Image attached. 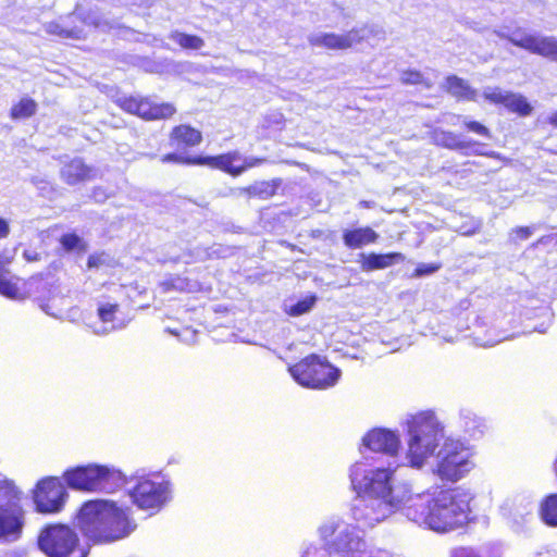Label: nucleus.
<instances>
[{
    "label": "nucleus",
    "instance_id": "nucleus-1",
    "mask_svg": "<svg viewBox=\"0 0 557 557\" xmlns=\"http://www.w3.org/2000/svg\"><path fill=\"white\" fill-rule=\"evenodd\" d=\"M406 465L422 469L435 456L433 473L442 481L457 482L474 467L473 450L465 442L445 435L443 422L433 411H421L406 420Z\"/></svg>",
    "mask_w": 557,
    "mask_h": 557
},
{
    "label": "nucleus",
    "instance_id": "nucleus-2",
    "mask_svg": "<svg viewBox=\"0 0 557 557\" xmlns=\"http://www.w3.org/2000/svg\"><path fill=\"white\" fill-rule=\"evenodd\" d=\"M397 466L371 467L356 462L349 469L352 490L357 493L351 513L360 528H373L410 504L413 491L408 482L392 485Z\"/></svg>",
    "mask_w": 557,
    "mask_h": 557
},
{
    "label": "nucleus",
    "instance_id": "nucleus-3",
    "mask_svg": "<svg viewBox=\"0 0 557 557\" xmlns=\"http://www.w3.org/2000/svg\"><path fill=\"white\" fill-rule=\"evenodd\" d=\"M472 495L462 488L440 491L431 496L414 493L405 516L418 525L446 533L467 524Z\"/></svg>",
    "mask_w": 557,
    "mask_h": 557
},
{
    "label": "nucleus",
    "instance_id": "nucleus-4",
    "mask_svg": "<svg viewBox=\"0 0 557 557\" xmlns=\"http://www.w3.org/2000/svg\"><path fill=\"white\" fill-rule=\"evenodd\" d=\"M77 525L94 543H113L128 537L137 528L129 507L112 500H91L84 504Z\"/></svg>",
    "mask_w": 557,
    "mask_h": 557
},
{
    "label": "nucleus",
    "instance_id": "nucleus-5",
    "mask_svg": "<svg viewBox=\"0 0 557 557\" xmlns=\"http://www.w3.org/2000/svg\"><path fill=\"white\" fill-rule=\"evenodd\" d=\"M67 485L74 490L112 493L125 483L120 470L100 465L77 467L64 473Z\"/></svg>",
    "mask_w": 557,
    "mask_h": 557
},
{
    "label": "nucleus",
    "instance_id": "nucleus-6",
    "mask_svg": "<svg viewBox=\"0 0 557 557\" xmlns=\"http://www.w3.org/2000/svg\"><path fill=\"white\" fill-rule=\"evenodd\" d=\"M318 535L330 552L352 555L364 553L366 542L359 529L338 517L325 519L318 527Z\"/></svg>",
    "mask_w": 557,
    "mask_h": 557
},
{
    "label": "nucleus",
    "instance_id": "nucleus-7",
    "mask_svg": "<svg viewBox=\"0 0 557 557\" xmlns=\"http://www.w3.org/2000/svg\"><path fill=\"white\" fill-rule=\"evenodd\" d=\"M135 485L128 495L134 505L151 513L159 512L172 498V483L165 476L156 473L136 476Z\"/></svg>",
    "mask_w": 557,
    "mask_h": 557
},
{
    "label": "nucleus",
    "instance_id": "nucleus-8",
    "mask_svg": "<svg viewBox=\"0 0 557 557\" xmlns=\"http://www.w3.org/2000/svg\"><path fill=\"white\" fill-rule=\"evenodd\" d=\"M294 380L304 387L325 389L334 386L339 376V369L322 360L317 355H310L288 369Z\"/></svg>",
    "mask_w": 557,
    "mask_h": 557
},
{
    "label": "nucleus",
    "instance_id": "nucleus-9",
    "mask_svg": "<svg viewBox=\"0 0 557 557\" xmlns=\"http://www.w3.org/2000/svg\"><path fill=\"white\" fill-rule=\"evenodd\" d=\"M40 550L48 557H86V549L79 544L77 533L65 524L45 528L39 537Z\"/></svg>",
    "mask_w": 557,
    "mask_h": 557
},
{
    "label": "nucleus",
    "instance_id": "nucleus-10",
    "mask_svg": "<svg viewBox=\"0 0 557 557\" xmlns=\"http://www.w3.org/2000/svg\"><path fill=\"white\" fill-rule=\"evenodd\" d=\"M384 30L377 25L354 27L344 34L314 33L308 36V42L313 47L330 50H347L371 37L382 38Z\"/></svg>",
    "mask_w": 557,
    "mask_h": 557
},
{
    "label": "nucleus",
    "instance_id": "nucleus-11",
    "mask_svg": "<svg viewBox=\"0 0 557 557\" xmlns=\"http://www.w3.org/2000/svg\"><path fill=\"white\" fill-rule=\"evenodd\" d=\"M67 498V492L60 479L48 476L40 480L33 491V499L39 512H59Z\"/></svg>",
    "mask_w": 557,
    "mask_h": 557
},
{
    "label": "nucleus",
    "instance_id": "nucleus-12",
    "mask_svg": "<svg viewBox=\"0 0 557 557\" xmlns=\"http://www.w3.org/2000/svg\"><path fill=\"white\" fill-rule=\"evenodd\" d=\"M119 103L124 111L145 120L169 119L176 111L171 103L157 104L147 98H124Z\"/></svg>",
    "mask_w": 557,
    "mask_h": 557
},
{
    "label": "nucleus",
    "instance_id": "nucleus-13",
    "mask_svg": "<svg viewBox=\"0 0 557 557\" xmlns=\"http://www.w3.org/2000/svg\"><path fill=\"white\" fill-rule=\"evenodd\" d=\"M24 527V510L18 504L0 506V539L14 542Z\"/></svg>",
    "mask_w": 557,
    "mask_h": 557
},
{
    "label": "nucleus",
    "instance_id": "nucleus-14",
    "mask_svg": "<svg viewBox=\"0 0 557 557\" xmlns=\"http://www.w3.org/2000/svg\"><path fill=\"white\" fill-rule=\"evenodd\" d=\"M483 97L492 103L504 104L510 111L517 112L521 115H529L532 111V107L527 101L525 97L519 94L505 91L499 87H485L483 90Z\"/></svg>",
    "mask_w": 557,
    "mask_h": 557
},
{
    "label": "nucleus",
    "instance_id": "nucleus-15",
    "mask_svg": "<svg viewBox=\"0 0 557 557\" xmlns=\"http://www.w3.org/2000/svg\"><path fill=\"white\" fill-rule=\"evenodd\" d=\"M363 445L372 451L395 456L400 447L398 435L389 430L374 429L367 433L362 440Z\"/></svg>",
    "mask_w": 557,
    "mask_h": 557
},
{
    "label": "nucleus",
    "instance_id": "nucleus-16",
    "mask_svg": "<svg viewBox=\"0 0 557 557\" xmlns=\"http://www.w3.org/2000/svg\"><path fill=\"white\" fill-rule=\"evenodd\" d=\"M432 139L436 145L448 149L466 150V154H486L480 149L481 145H479L478 143L462 140L458 135L451 132L435 129L432 134Z\"/></svg>",
    "mask_w": 557,
    "mask_h": 557
},
{
    "label": "nucleus",
    "instance_id": "nucleus-17",
    "mask_svg": "<svg viewBox=\"0 0 557 557\" xmlns=\"http://www.w3.org/2000/svg\"><path fill=\"white\" fill-rule=\"evenodd\" d=\"M242 160L243 156L238 151H232L216 157L197 158V161L193 162L220 169L233 176H238L243 173Z\"/></svg>",
    "mask_w": 557,
    "mask_h": 557
},
{
    "label": "nucleus",
    "instance_id": "nucleus-18",
    "mask_svg": "<svg viewBox=\"0 0 557 557\" xmlns=\"http://www.w3.org/2000/svg\"><path fill=\"white\" fill-rule=\"evenodd\" d=\"M61 177L69 185H76L96 177V170L88 166L79 158L65 163L61 169Z\"/></svg>",
    "mask_w": 557,
    "mask_h": 557
},
{
    "label": "nucleus",
    "instance_id": "nucleus-19",
    "mask_svg": "<svg viewBox=\"0 0 557 557\" xmlns=\"http://www.w3.org/2000/svg\"><path fill=\"white\" fill-rule=\"evenodd\" d=\"M457 425L462 433L473 438L482 436L486 430L484 419L469 408L459 410Z\"/></svg>",
    "mask_w": 557,
    "mask_h": 557
},
{
    "label": "nucleus",
    "instance_id": "nucleus-20",
    "mask_svg": "<svg viewBox=\"0 0 557 557\" xmlns=\"http://www.w3.org/2000/svg\"><path fill=\"white\" fill-rule=\"evenodd\" d=\"M494 34L499 38L507 39L512 45L523 48L533 53L537 35L528 33L522 28L509 29L508 27H502L499 29L494 30Z\"/></svg>",
    "mask_w": 557,
    "mask_h": 557
},
{
    "label": "nucleus",
    "instance_id": "nucleus-21",
    "mask_svg": "<svg viewBox=\"0 0 557 557\" xmlns=\"http://www.w3.org/2000/svg\"><path fill=\"white\" fill-rule=\"evenodd\" d=\"M202 140L200 131L189 125H178L170 134V145L177 148H188L199 145Z\"/></svg>",
    "mask_w": 557,
    "mask_h": 557
},
{
    "label": "nucleus",
    "instance_id": "nucleus-22",
    "mask_svg": "<svg viewBox=\"0 0 557 557\" xmlns=\"http://www.w3.org/2000/svg\"><path fill=\"white\" fill-rule=\"evenodd\" d=\"M361 258V269L363 271H373L381 270L393 265L394 263L400 262L405 260V257L399 252H391L385 255L380 253H370V255H360Z\"/></svg>",
    "mask_w": 557,
    "mask_h": 557
},
{
    "label": "nucleus",
    "instance_id": "nucleus-23",
    "mask_svg": "<svg viewBox=\"0 0 557 557\" xmlns=\"http://www.w3.org/2000/svg\"><path fill=\"white\" fill-rule=\"evenodd\" d=\"M379 234L371 227H360L346 231L343 235L344 243L349 248H360L364 245L376 242Z\"/></svg>",
    "mask_w": 557,
    "mask_h": 557
},
{
    "label": "nucleus",
    "instance_id": "nucleus-24",
    "mask_svg": "<svg viewBox=\"0 0 557 557\" xmlns=\"http://www.w3.org/2000/svg\"><path fill=\"white\" fill-rule=\"evenodd\" d=\"M445 89L447 92L458 99L476 101L478 98L476 90L471 88L465 79L455 75L448 76L446 78Z\"/></svg>",
    "mask_w": 557,
    "mask_h": 557
},
{
    "label": "nucleus",
    "instance_id": "nucleus-25",
    "mask_svg": "<svg viewBox=\"0 0 557 557\" xmlns=\"http://www.w3.org/2000/svg\"><path fill=\"white\" fill-rule=\"evenodd\" d=\"M159 287L162 293L169 292H197L199 289V283L197 281L189 280L184 276L175 275L170 276L159 283Z\"/></svg>",
    "mask_w": 557,
    "mask_h": 557
},
{
    "label": "nucleus",
    "instance_id": "nucleus-26",
    "mask_svg": "<svg viewBox=\"0 0 557 557\" xmlns=\"http://www.w3.org/2000/svg\"><path fill=\"white\" fill-rule=\"evenodd\" d=\"M117 308V305L112 304H103L99 306L98 315L103 325L100 327H94L92 332L95 334L104 335L119 327V325L115 324V313Z\"/></svg>",
    "mask_w": 557,
    "mask_h": 557
},
{
    "label": "nucleus",
    "instance_id": "nucleus-27",
    "mask_svg": "<svg viewBox=\"0 0 557 557\" xmlns=\"http://www.w3.org/2000/svg\"><path fill=\"white\" fill-rule=\"evenodd\" d=\"M169 38L176 42L181 48L187 50H199L205 46V40L201 37L178 30L172 32Z\"/></svg>",
    "mask_w": 557,
    "mask_h": 557
},
{
    "label": "nucleus",
    "instance_id": "nucleus-28",
    "mask_svg": "<svg viewBox=\"0 0 557 557\" xmlns=\"http://www.w3.org/2000/svg\"><path fill=\"white\" fill-rule=\"evenodd\" d=\"M533 53L557 62V38L539 36Z\"/></svg>",
    "mask_w": 557,
    "mask_h": 557
},
{
    "label": "nucleus",
    "instance_id": "nucleus-29",
    "mask_svg": "<svg viewBox=\"0 0 557 557\" xmlns=\"http://www.w3.org/2000/svg\"><path fill=\"white\" fill-rule=\"evenodd\" d=\"M503 510H506L516 522H519L518 518L525 520L527 517L531 516L533 505L531 503L523 504L522 499L519 500V504H517V499L507 500Z\"/></svg>",
    "mask_w": 557,
    "mask_h": 557
},
{
    "label": "nucleus",
    "instance_id": "nucleus-30",
    "mask_svg": "<svg viewBox=\"0 0 557 557\" xmlns=\"http://www.w3.org/2000/svg\"><path fill=\"white\" fill-rule=\"evenodd\" d=\"M278 182H257L246 188L242 189V193L247 194L249 196H259L262 198L271 197L275 194L276 188L278 187Z\"/></svg>",
    "mask_w": 557,
    "mask_h": 557
},
{
    "label": "nucleus",
    "instance_id": "nucleus-31",
    "mask_svg": "<svg viewBox=\"0 0 557 557\" xmlns=\"http://www.w3.org/2000/svg\"><path fill=\"white\" fill-rule=\"evenodd\" d=\"M36 110L37 103L33 99L24 97L11 108L10 115L14 120L27 119L34 115Z\"/></svg>",
    "mask_w": 557,
    "mask_h": 557
},
{
    "label": "nucleus",
    "instance_id": "nucleus-32",
    "mask_svg": "<svg viewBox=\"0 0 557 557\" xmlns=\"http://www.w3.org/2000/svg\"><path fill=\"white\" fill-rule=\"evenodd\" d=\"M541 516L546 524L557 527V494H553L543 502Z\"/></svg>",
    "mask_w": 557,
    "mask_h": 557
},
{
    "label": "nucleus",
    "instance_id": "nucleus-33",
    "mask_svg": "<svg viewBox=\"0 0 557 557\" xmlns=\"http://www.w3.org/2000/svg\"><path fill=\"white\" fill-rule=\"evenodd\" d=\"M69 304L65 296L52 295L46 302L41 305V309L49 315L60 319L63 308Z\"/></svg>",
    "mask_w": 557,
    "mask_h": 557
},
{
    "label": "nucleus",
    "instance_id": "nucleus-34",
    "mask_svg": "<svg viewBox=\"0 0 557 557\" xmlns=\"http://www.w3.org/2000/svg\"><path fill=\"white\" fill-rule=\"evenodd\" d=\"M46 33L55 35L61 38H74L78 39L82 37V30L77 28H66L58 22H49L45 24Z\"/></svg>",
    "mask_w": 557,
    "mask_h": 557
},
{
    "label": "nucleus",
    "instance_id": "nucleus-35",
    "mask_svg": "<svg viewBox=\"0 0 557 557\" xmlns=\"http://www.w3.org/2000/svg\"><path fill=\"white\" fill-rule=\"evenodd\" d=\"M20 492L13 482L4 480L0 481V497L8 500L7 505L17 504Z\"/></svg>",
    "mask_w": 557,
    "mask_h": 557
},
{
    "label": "nucleus",
    "instance_id": "nucleus-36",
    "mask_svg": "<svg viewBox=\"0 0 557 557\" xmlns=\"http://www.w3.org/2000/svg\"><path fill=\"white\" fill-rule=\"evenodd\" d=\"M400 81L406 85H424L428 88L432 86V83L426 81L418 71H404Z\"/></svg>",
    "mask_w": 557,
    "mask_h": 557
},
{
    "label": "nucleus",
    "instance_id": "nucleus-37",
    "mask_svg": "<svg viewBox=\"0 0 557 557\" xmlns=\"http://www.w3.org/2000/svg\"><path fill=\"white\" fill-rule=\"evenodd\" d=\"M60 243L66 251L85 250L84 243L76 234H65L61 237Z\"/></svg>",
    "mask_w": 557,
    "mask_h": 557
},
{
    "label": "nucleus",
    "instance_id": "nucleus-38",
    "mask_svg": "<svg viewBox=\"0 0 557 557\" xmlns=\"http://www.w3.org/2000/svg\"><path fill=\"white\" fill-rule=\"evenodd\" d=\"M314 301H315L314 297L306 298L301 301H298L296 305L292 306L288 312L290 315L304 314V313L308 312L313 307Z\"/></svg>",
    "mask_w": 557,
    "mask_h": 557
},
{
    "label": "nucleus",
    "instance_id": "nucleus-39",
    "mask_svg": "<svg viewBox=\"0 0 557 557\" xmlns=\"http://www.w3.org/2000/svg\"><path fill=\"white\" fill-rule=\"evenodd\" d=\"M0 294L8 298L16 299L20 295V292L13 283L0 277Z\"/></svg>",
    "mask_w": 557,
    "mask_h": 557
},
{
    "label": "nucleus",
    "instance_id": "nucleus-40",
    "mask_svg": "<svg viewBox=\"0 0 557 557\" xmlns=\"http://www.w3.org/2000/svg\"><path fill=\"white\" fill-rule=\"evenodd\" d=\"M463 124L466 125V127L469 131H471L473 133H476L479 135H483V136L490 137V131L484 125H482L481 123L475 122V121H468L465 117L463 119Z\"/></svg>",
    "mask_w": 557,
    "mask_h": 557
},
{
    "label": "nucleus",
    "instance_id": "nucleus-41",
    "mask_svg": "<svg viewBox=\"0 0 557 557\" xmlns=\"http://www.w3.org/2000/svg\"><path fill=\"white\" fill-rule=\"evenodd\" d=\"M267 162V159L264 158H257V157H243L240 168H243V173L247 169L259 166Z\"/></svg>",
    "mask_w": 557,
    "mask_h": 557
},
{
    "label": "nucleus",
    "instance_id": "nucleus-42",
    "mask_svg": "<svg viewBox=\"0 0 557 557\" xmlns=\"http://www.w3.org/2000/svg\"><path fill=\"white\" fill-rule=\"evenodd\" d=\"M161 161L163 163L175 162V163L195 164L194 162H188V161H197V159L185 158L184 156L177 154V153H168L162 157Z\"/></svg>",
    "mask_w": 557,
    "mask_h": 557
},
{
    "label": "nucleus",
    "instance_id": "nucleus-43",
    "mask_svg": "<svg viewBox=\"0 0 557 557\" xmlns=\"http://www.w3.org/2000/svg\"><path fill=\"white\" fill-rule=\"evenodd\" d=\"M108 260H109V256L106 253L91 255L88 258L87 265L89 269L100 268L101 265L106 264L108 262Z\"/></svg>",
    "mask_w": 557,
    "mask_h": 557
},
{
    "label": "nucleus",
    "instance_id": "nucleus-44",
    "mask_svg": "<svg viewBox=\"0 0 557 557\" xmlns=\"http://www.w3.org/2000/svg\"><path fill=\"white\" fill-rule=\"evenodd\" d=\"M325 548L317 547L315 545H309L302 553V557H327Z\"/></svg>",
    "mask_w": 557,
    "mask_h": 557
},
{
    "label": "nucleus",
    "instance_id": "nucleus-45",
    "mask_svg": "<svg viewBox=\"0 0 557 557\" xmlns=\"http://www.w3.org/2000/svg\"><path fill=\"white\" fill-rule=\"evenodd\" d=\"M438 269H440V267L436 264L422 263L416 269V275L422 276V275L432 274V273L436 272Z\"/></svg>",
    "mask_w": 557,
    "mask_h": 557
},
{
    "label": "nucleus",
    "instance_id": "nucleus-46",
    "mask_svg": "<svg viewBox=\"0 0 557 557\" xmlns=\"http://www.w3.org/2000/svg\"><path fill=\"white\" fill-rule=\"evenodd\" d=\"M512 233L520 239H527L531 236L532 231L528 226L517 227Z\"/></svg>",
    "mask_w": 557,
    "mask_h": 557
},
{
    "label": "nucleus",
    "instance_id": "nucleus-47",
    "mask_svg": "<svg viewBox=\"0 0 557 557\" xmlns=\"http://www.w3.org/2000/svg\"><path fill=\"white\" fill-rule=\"evenodd\" d=\"M110 197L109 194H107L102 188L97 187L92 191V198L97 202H103Z\"/></svg>",
    "mask_w": 557,
    "mask_h": 557
},
{
    "label": "nucleus",
    "instance_id": "nucleus-48",
    "mask_svg": "<svg viewBox=\"0 0 557 557\" xmlns=\"http://www.w3.org/2000/svg\"><path fill=\"white\" fill-rule=\"evenodd\" d=\"M24 258L27 260V261H38L40 260V253H38L37 251L35 250H25L24 251Z\"/></svg>",
    "mask_w": 557,
    "mask_h": 557
},
{
    "label": "nucleus",
    "instance_id": "nucleus-49",
    "mask_svg": "<svg viewBox=\"0 0 557 557\" xmlns=\"http://www.w3.org/2000/svg\"><path fill=\"white\" fill-rule=\"evenodd\" d=\"M9 232H10L9 223L5 220L0 219V238L7 237Z\"/></svg>",
    "mask_w": 557,
    "mask_h": 557
},
{
    "label": "nucleus",
    "instance_id": "nucleus-50",
    "mask_svg": "<svg viewBox=\"0 0 557 557\" xmlns=\"http://www.w3.org/2000/svg\"><path fill=\"white\" fill-rule=\"evenodd\" d=\"M548 123L555 127H557V111L553 112L548 119H547Z\"/></svg>",
    "mask_w": 557,
    "mask_h": 557
},
{
    "label": "nucleus",
    "instance_id": "nucleus-51",
    "mask_svg": "<svg viewBox=\"0 0 557 557\" xmlns=\"http://www.w3.org/2000/svg\"><path fill=\"white\" fill-rule=\"evenodd\" d=\"M462 556L463 557H479L475 553L473 552H468V550H462Z\"/></svg>",
    "mask_w": 557,
    "mask_h": 557
},
{
    "label": "nucleus",
    "instance_id": "nucleus-52",
    "mask_svg": "<svg viewBox=\"0 0 557 557\" xmlns=\"http://www.w3.org/2000/svg\"><path fill=\"white\" fill-rule=\"evenodd\" d=\"M479 228H480V225H476L473 230L467 231L463 234L465 235H473L479 231Z\"/></svg>",
    "mask_w": 557,
    "mask_h": 557
},
{
    "label": "nucleus",
    "instance_id": "nucleus-53",
    "mask_svg": "<svg viewBox=\"0 0 557 557\" xmlns=\"http://www.w3.org/2000/svg\"><path fill=\"white\" fill-rule=\"evenodd\" d=\"M547 327H548V324L545 326L542 325L541 327H535L534 331H537L540 333H545Z\"/></svg>",
    "mask_w": 557,
    "mask_h": 557
},
{
    "label": "nucleus",
    "instance_id": "nucleus-54",
    "mask_svg": "<svg viewBox=\"0 0 557 557\" xmlns=\"http://www.w3.org/2000/svg\"><path fill=\"white\" fill-rule=\"evenodd\" d=\"M372 557H389V555L386 552H383V553H379L377 556H372Z\"/></svg>",
    "mask_w": 557,
    "mask_h": 557
},
{
    "label": "nucleus",
    "instance_id": "nucleus-55",
    "mask_svg": "<svg viewBox=\"0 0 557 557\" xmlns=\"http://www.w3.org/2000/svg\"><path fill=\"white\" fill-rule=\"evenodd\" d=\"M168 331H169L171 334L175 335V336H180V335H178V333H177L176 331H174V330H170V329H169Z\"/></svg>",
    "mask_w": 557,
    "mask_h": 557
}]
</instances>
